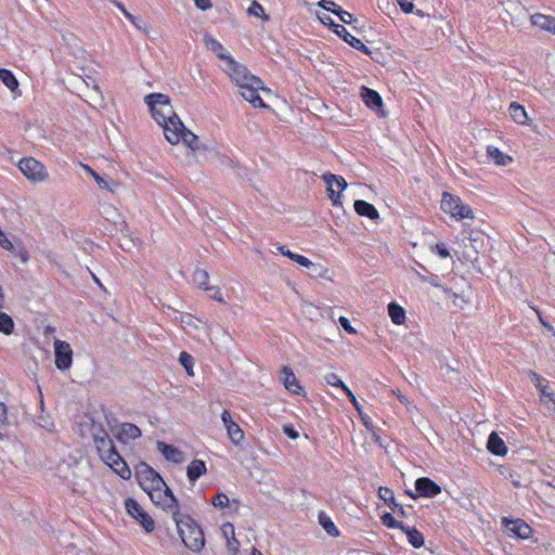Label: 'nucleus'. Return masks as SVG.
Listing matches in <instances>:
<instances>
[{
  "label": "nucleus",
  "instance_id": "35",
  "mask_svg": "<svg viewBox=\"0 0 555 555\" xmlns=\"http://www.w3.org/2000/svg\"><path fill=\"white\" fill-rule=\"evenodd\" d=\"M208 280H209V274L206 270H203V269L195 270V272L193 274V281L198 287L207 291L209 288Z\"/></svg>",
  "mask_w": 555,
  "mask_h": 555
},
{
  "label": "nucleus",
  "instance_id": "38",
  "mask_svg": "<svg viewBox=\"0 0 555 555\" xmlns=\"http://www.w3.org/2000/svg\"><path fill=\"white\" fill-rule=\"evenodd\" d=\"M125 507H126L128 515L134 519L138 516H140L141 513L143 512V508L139 505V503L131 498H129L125 501Z\"/></svg>",
  "mask_w": 555,
  "mask_h": 555
},
{
  "label": "nucleus",
  "instance_id": "22",
  "mask_svg": "<svg viewBox=\"0 0 555 555\" xmlns=\"http://www.w3.org/2000/svg\"><path fill=\"white\" fill-rule=\"evenodd\" d=\"M157 450L163 454V456L172 463L179 464L184 461V454L178 448L171 444H166L165 442H157Z\"/></svg>",
  "mask_w": 555,
  "mask_h": 555
},
{
  "label": "nucleus",
  "instance_id": "61",
  "mask_svg": "<svg viewBox=\"0 0 555 555\" xmlns=\"http://www.w3.org/2000/svg\"><path fill=\"white\" fill-rule=\"evenodd\" d=\"M278 250H279L282 255H284L285 257H286V253H287V251H291V250H289V249H287L285 246H279V247H278Z\"/></svg>",
  "mask_w": 555,
  "mask_h": 555
},
{
  "label": "nucleus",
  "instance_id": "60",
  "mask_svg": "<svg viewBox=\"0 0 555 555\" xmlns=\"http://www.w3.org/2000/svg\"><path fill=\"white\" fill-rule=\"evenodd\" d=\"M125 16L128 21H130L132 24H134L135 16H133L130 12L125 11Z\"/></svg>",
  "mask_w": 555,
  "mask_h": 555
},
{
  "label": "nucleus",
  "instance_id": "24",
  "mask_svg": "<svg viewBox=\"0 0 555 555\" xmlns=\"http://www.w3.org/2000/svg\"><path fill=\"white\" fill-rule=\"evenodd\" d=\"M353 207L356 212L360 216L367 217L371 220L379 219V212L377 209L372 204L363 199H357Z\"/></svg>",
  "mask_w": 555,
  "mask_h": 555
},
{
  "label": "nucleus",
  "instance_id": "49",
  "mask_svg": "<svg viewBox=\"0 0 555 555\" xmlns=\"http://www.w3.org/2000/svg\"><path fill=\"white\" fill-rule=\"evenodd\" d=\"M282 429L283 433L293 440H296L299 437L298 431L291 424H284Z\"/></svg>",
  "mask_w": 555,
  "mask_h": 555
},
{
  "label": "nucleus",
  "instance_id": "42",
  "mask_svg": "<svg viewBox=\"0 0 555 555\" xmlns=\"http://www.w3.org/2000/svg\"><path fill=\"white\" fill-rule=\"evenodd\" d=\"M380 518L384 526L388 528L403 530L405 527L402 522L396 520V518L389 513H385Z\"/></svg>",
  "mask_w": 555,
  "mask_h": 555
},
{
  "label": "nucleus",
  "instance_id": "41",
  "mask_svg": "<svg viewBox=\"0 0 555 555\" xmlns=\"http://www.w3.org/2000/svg\"><path fill=\"white\" fill-rule=\"evenodd\" d=\"M141 526L145 529L146 532H152L155 529V524L152 517L146 513L142 512L140 516L135 518Z\"/></svg>",
  "mask_w": 555,
  "mask_h": 555
},
{
  "label": "nucleus",
  "instance_id": "5",
  "mask_svg": "<svg viewBox=\"0 0 555 555\" xmlns=\"http://www.w3.org/2000/svg\"><path fill=\"white\" fill-rule=\"evenodd\" d=\"M178 533L185 545L193 553H199L206 544L202 527L189 515L172 514Z\"/></svg>",
  "mask_w": 555,
  "mask_h": 555
},
{
  "label": "nucleus",
  "instance_id": "15",
  "mask_svg": "<svg viewBox=\"0 0 555 555\" xmlns=\"http://www.w3.org/2000/svg\"><path fill=\"white\" fill-rule=\"evenodd\" d=\"M221 421L227 429V434L231 442L236 446L241 444L245 438L244 431L240 425L234 422L228 410L222 411Z\"/></svg>",
  "mask_w": 555,
  "mask_h": 555
},
{
  "label": "nucleus",
  "instance_id": "34",
  "mask_svg": "<svg viewBox=\"0 0 555 555\" xmlns=\"http://www.w3.org/2000/svg\"><path fill=\"white\" fill-rule=\"evenodd\" d=\"M378 498L387 503L395 512L396 507H398V503L396 502L393 492L387 487L378 488Z\"/></svg>",
  "mask_w": 555,
  "mask_h": 555
},
{
  "label": "nucleus",
  "instance_id": "63",
  "mask_svg": "<svg viewBox=\"0 0 555 555\" xmlns=\"http://www.w3.org/2000/svg\"><path fill=\"white\" fill-rule=\"evenodd\" d=\"M116 7H117V8H118V9H119L124 14H125V11H127V10H126V8H125L120 2H116Z\"/></svg>",
  "mask_w": 555,
  "mask_h": 555
},
{
  "label": "nucleus",
  "instance_id": "23",
  "mask_svg": "<svg viewBox=\"0 0 555 555\" xmlns=\"http://www.w3.org/2000/svg\"><path fill=\"white\" fill-rule=\"evenodd\" d=\"M487 448L494 455L504 456L507 453V447L505 442L494 431L491 433L488 438Z\"/></svg>",
  "mask_w": 555,
  "mask_h": 555
},
{
  "label": "nucleus",
  "instance_id": "8",
  "mask_svg": "<svg viewBox=\"0 0 555 555\" xmlns=\"http://www.w3.org/2000/svg\"><path fill=\"white\" fill-rule=\"evenodd\" d=\"M322 180L326 184L327 196L331 199L333 206H341V193L347 189L346 180L334 173L326 172L322 176Z\"/></svg>",
  "mask_w": 555,
  "mask_h": 555
},
{
  "label": "nucleus",
  "instance_id": "3",
  "mask_svg": "<svg viewBox=\"0 0 555 555\" xmlns=\"http://www.w3.org/2000/svg\"><path fill=\"white\" fill-rule=\"evenodd\" d=\"M135 477L141 489L156 506L171 514L178 513L179 504L176 496L156 470L142 463L137 468Z\"/></svg>",
  "mask_w": 555,
  "mask_h": 555
},
{
  "label": "nucleus",
  "instance_id": "10",
  "mask_svg": "<svg viewBox=\"0 0 555 555\" xmlns=\"http://www.w3.org/2000/svg\"><path fill=\"white\" fill-rule=\"evenodd\" d=\"M211 505L222 511L227 516H235L240 513L242 502L237 498H230L224 492H218L212 499H211Z\"/></svg>",
  "mask_w": 555,
  "mask_h": 555
},
{
  "label": "nucleus",
  "instance_id": "7",
  "mask_svg": "<svg viewBox=\"0 0 555 555\" xmlns=\"http://www.w3.org/2000/svg\"><path fill=\"white\" fill-rule=\"evenodd\" d=\"M17 167L24 177L33 183H41L49 179L46 166L34 157L22 158Z\"/></svg>",
  "mask_w": 555,
  "mask_h": 555
},
{
  "label": "nucleus",
  "instance_id": "62",
  "mask_svg": "<svg viewBox=\"0 0 555 555\" xmlns=\"http://www.w3.org/2000/svg\"><path fill=\"white\" fill-rule=\"evenodd\" d=\"M360 417L363 421L364 425H369L370 417L366 414L362 413V416Z\"/></svg>",
  "mask_w": 555,
  "mask_h": 555
},
{
  "label": "nucleus",
  "instance_id": "26",
  "mask_svg": "<svg viewBox=\"0 0 555 555\" xmlns=\"http://www.w3.org/2000/svg\"><path fill=\"white\" fill-rule=\"evenodd\" d=\"M511 118L518 125H528L529 117L526 108L517 102H513L508 107Z\"/></svg>",
  "mask_w": 555,
  "mask_h": 555
},
{
  "label": "nucleus",
  "instance_id": "55",
  "mask_svg": "<svg viewBox=\"0 0 555 555\" xmlns=\"http://www.w3.org/2000/svg\"><path fill=\"white\" fill-rule=\"evenodd\" d=\"M391 393L393 396H396L398 398V400L404 405L406 406L408 409L410 408L411 405V402L410 400L400 391V390H396V389H392L391 390Z\"/></svg>",
  "mask_w": 555,
  "mask_h": 555
},
{
  "label": "nucleus",
  "instance_id": "14",
  "mask_svg": "<svg viewBox=\"0 0 555 555\" xmlns=\"http://www.w3.org/2000/svg\"><path fill=\"white\" fill-rule=\"evenodd\" d=\"M181 324L184 332L197 340H203L208 335L205 322L197 318L192 315L183 317Z\"/></svg>",
  "mask_w": 555,
  "mask_h": 555
},
{
  "label": "nucleus",
  "instance_id": "2",
  "mask_svg": "<svg viewBox=\"0 0 555 555\" xmlns=\"http://www.w3.org/2000/svg\"><path fill=\"white\" fill-rule=\"evenodd\" d=\"M153 120L162 128L165 139L172 145L183 144L191 151L205 150L198 135L188 129L165 93H150L143 99Z\"/></svg>",
  "mask_w": 555,
  "mask_h": 555
},
{
  "label": "nucleus",
  "instance_id": "20",
  "mask_svg": "<svg viewBox=\"0 0 555 555\" xmlns=\"http://www.w3.org/2000/svg\"><path fill=\"white\" fill-rule=\"evenodd\" d=\"M361 98L369 108L375 111L377 114L383 115V100L377 91L362 87Z\"/></svg>",
  "mask_w": 555,
  "mask_h": 555
},
{
  "label": "nucleus",
  "instance_id": "6",
  "mask_svg": "<svg viewBox=\"0 0 555 555\" xmlns=\"http://www.w3.org/2000/svg\"><path fill=\"white\" fill-rule=\"evenodd\" d=\"M441 210L452 219L461 221L463 219H474L473 209L465 204L459 196L449 192H443L440 201Z\"/></svg>",
  "mask_w": 555,
  "mask_h": 555
},
{
  "label": "nucleus",
  "instance_id": "47",
  "mask_svg": "<svg viewBox=\"0 0 555 555\" xmlns=\"http://www.w3.org/2000/svg\"><path fill=\"white\" fill-rule=\"evenodd\" d=\"M336 15L339 17V20L344 24H351L352 22L356 21V18L353 17V15L351 13L343 10L341 8H340V10H338V12H336Z\"/></svg>",
  "mask_w": 555,
  "mask_h": 555
},
{
  "label": "nucleus",
  "instance_id": "27",
  "mask_svg": "<svg viewBox=\"0 0 555 555\" xmlns=\"http://www.w3.org/2000/svg\"><path fill=\"white\" fill-rule=\"evenodd\" d=\"M487 156L490 160H492L496 166H507L512 163V157L507 154L503 153L495 146L487 147Z\"/></svg>",
  "mask_w": 555,
  "mask_h": 555
},
{
  "label": "nucleus",
  "instance_id": "44",
  "mask_svg": "<svg viewBox=\"0 0 555 555\" xmlns=\"http://www.w3.org/2000/svg\"><path fill=\"white\" fill-rule=\"evenodd\" d=\"M318 5L324 9L325 11L332 12L334 14H336V12L340 10V7L332 0H320L318 2Z\"/></svg>",
  "mask_w": 555,
  "mask_h": 555
},
{
  "label": "nucleus",
  "instance_id": "36",
  "mask_svg": "<svg viewBox=\"0 0 555 555\" xmlns=\"http://www.w3.org/2000/svg\"><path fill=\"white\" fill-rule=\"evenodd\" d=\"M540 401L550 410L555 412V392L548 389H542Z\"/></svg>",
  "mask_w": 555,
  "mask_h": 555
},
{
  "label": "nucleus",
  "instance_id": "45",
  "mask_svg": "<svg viewBox=\"0 0 555 555\" xmlns=\"http://www.w3.org/2000/svg\"><path fill=\"white\" fill-rule=\"evenodd\" d=\"M56 475L59 478L63 480H68L74 475V473L72 470L70 465L65 464L59 467V472Z\"/></svg>",
  "mask_w": 555,
  "mask_h": 555
},
{
  "label": "nucleus",
  "instance_id": "32",
  "mask_svg": "<svg viewBox=\"0 0 555 555\" xmlns=\"http://www.w3.org/2000/svg\"><path fill=\"white\" fill-rule=\"evenodd\" d=\"M402 531L406 534L409 543L412 546L420 548L424 545V537L417 529L405 526Z\"/></svg>",
  "mask_w": 555,
  "mask_h": 555
},
{
  "label": "nucleus",
  "instance_id": "53",
  "mask_svg": "<svg viewBox=\"0 0 555 555\" xmlns=\"http://www.w3.org/2000/svg\"><path fill=\"white\" fill-rule=\"evenodd\" d=\"M347 397L349 398L350 402L352 403V405L354 406V409L357 410L359 416H362V413H363V410H362V406L361 404L359 403V401L357 400L356 396L353 395V392L350 390L348 391V393H346Z\"/></svg>",
  "mask_w": 555,
  "mask_h": 555
},
{
  "label": "nucleus",
  "instance_id": "9",
  "mask_svg": "<svg viewBox=\"0 0 555 555\" xmlns=\"http://www.w3.org/2000/svg\"><path fill=\"white\" fill-rule=\"evenodd\" d=\"M54 347V363L57 370L64 372L68 371L73 365L74 351L67 341L55 339Z\"/></svg>",
  "mask_w": 555,
  "mask_h": 555
},
{
  "label": "nucleus",
  "instance_id": "25",
  "mask_svg": "<svg viewBox=\"0 0 555 555\" xmlns=\"http://www.w3.org/2000/svg\"><path fill=\"white\" fill-rule=\"evenodd\" d=\"M207 472V467L204 461L202 460H193L186 468V476L191 482L196 481L199 477L205 475Z\"/></svg>",
  "mask_w": 555,
  "mask_h": 555
},
{
  "label": "nucleus",
  "instance_id": "37",
  "mask_svg": "<svg viewBox=\"0 0 555 555\" xmlns=\"http://www.w3.org/2000/svg\"><path fill=\"white\" fill-rule=\"evenodd\" d=\"M14 328V322L12 318L4 313L0 312V332L10 335L13 332Z\"/></svg>",
  "mask_w": 555,
  "mask_h": 555
},
{
  "label": "nucleus",
  "instance_id": "56",
  "mask_svg": "<svg viewBox=\"0 0 555 555\" xmlns=\"http://www.w3.org/2000/svg\"><path fill=\"white\" fill-rule=\"evenodd\" d=\"M194 3L196 8L202 11H207L212 8L211 0H194Z\"/></svg>",
  "mask_w": 555,
  "mask_h": 555
},
{
  "label": "nucleus",
  "instance_id": "30",
  "mask_svg": "<svg viewBox=\"0 0 555 555\" xmlns=\"http://www.w3.org/2000/svg\"><path fill=\"white\" fill-rule=\"evenodd\" d=\"M318 520L320 526L324 529V531L331 537H338L339 530L333 522L332 518L325 514L324 512H320L318 515Z\"/></svg>",
  "mask_w": 555,
  "mask_h": 555
},
{
  "label": "nucleus",
  "instance_id": "16",
  "mask_svg": "<svg viewBox=\"0 0 555 555\" xmlns=\"http://www.w3.org/2000/svg\"><path fill=\"white\" fill-rule=\"evenodd\" d=\"M113 436L120 442L127 443L141 437L140 428L131 423H122L112 428Z\"/></svg>",
  "mask_w": 555,
  "mask_h": 555
},
{
  "label": "nucleus",
  "instance_id": "33",
  "mask_svg": "<svg viewBox=\"0 0 555 555\" xmlns=\"http://www.w3.org/2000/svg\"><path fill=\"white\" fill-rule=\"evenodd\" d=\"M323 379L327 385L340 388L345 393H348V391H350L349 387L335 373L324 374Z\"/></svg>",
  "mask_w": 555,
  "mask_h": 555
},
{
  "label": "nucleus",
  "instance_id": "48",
  "mask_svg": "<svg viewBox=\"0 0 555 555\" xmlns=\"http://www.w3.org/2000/svg\"><path fill=\"white\" fill-rule=\"evenodd\" d=\"M338 322L340 326L348 333V334H357L356 328L350 324V321L346 317H340L338 319Z\"/></svg>",
  "mask_w": 555,
  "mask_h": 555
},
{
  "label": "nucleus",
  "instance_id": "46",
  "mask_svg": "<svg viewBox=\"0 0 555 555\" xmlns=\"http://www.w3.org/2000/svg\"><path fill=\"white\" fill-rule=\"evenodd\" d=\"M431 250L436 253L440 258L446 259L450 257V253L443 243L436 244Z\"/></svg>",
  "mask_w": 555,
  "mask_h": 555
},
{
  "label": "nucleus",
  "instance_id": "18",
  "mask_svg": "<svg viewBox=\"0 0 555 555\" xmlns=\"http://www.w3.org/2000/svg\"><path fill=\"white\" fill-rule=\"evenodd\" d=\"M221 535L225 542V547L231 555H236L240 551L241 543L235 538V528L233 524L225 522L220 528Z\"/></svg>",
  "mask_w": 555,
  "mask_h": 555
},
{
  "label": "nucleus",
  "instance_id": "12",
  "mask_svg": "<svg viewBox=\"0 0 555 555\" xmlns=\"http://www.w3.org/2000/svg\"><path fill=\"white\" fill-rule=\"evenodd\" d=\"M505 533L511 538L527 540L532 535V528L522 519H503Z\"/></svg>",
  "mask_w": 555,
  "mask_h": 555
},
{
  "label": "nucleus",
  "instance_id": "58",
  "mask_svg": "<svg viewBox=\"0 0 555 555\" xmlns=\"http://www.w3.org/2000/svg\"><path fill=\"white\" fill-rule=\"evenodd\" d=\"M7 406L4 403L0 402V427L7 423Z\"/></svg>",
  "mask_w": 555,
  "mask_h": 555
},
{
  "label": "nucleus",
  "instance_id": "39",
  "mask_svg": "<svg viewBox=\"0 0 555 555\" xmlns=\"http://www.w3.org/2000/svg\"><path fill=\"white\" fill-rule=\"evenodd\" d=\"M179 362L185 369L189 376L194 375V372H193L194 360L191 354H189L185 351L181 352L179 356Z\"/></svg>",
  "mask_w": 555,
  "mask_h": 555
},
{
  "label": "nucleus",
  "instance_id": "28",
  "mask_svg": "<svg viewBox=\"0 0 555 555\" xmlns=\"http://www.w3.org/2000/svg\"><path fill=\"white\" fill-rule=\"evenodd\" d=\"M388 314L391 322L396 325H402L406 320L405 310L395 301L388 305Z\"/></svg>",
  "mask_w": 555,
  "mask_h": 555
},
{
  "label": "nucleus",
  "instance_id": "64",
  "mask_svg": "<svg viewBox=\"0 0 555 555\" xmlns=\"http://www.w3.org/2000/svg\"><path fill=\"white\" fill-rule=\"evenodd\" d=\"M251 555H262V553H261L259 550H257V548H255V547H254V548L251 550Z\"/></svg>",
  "mask_w": 555,
  "mask_h": 555
},
{
  "label": "nucleus",
  "instance_id": "52",
  "mask_svg": "<svg viewBox=\"0 0 555 555\" xmlns=\"http://www.w3.org/2000/svg\"><path fill=\"white\" fill-rule=\"evenodd\" d=\"M398 5L404 13H412L414 10V4L410 0H397Z\"/></svg>",
  "mask_w": 555,
  "mask_h": 555
},
{
  "label": "nucleus",
  "instance_id": "54",
  "mask_svg": "<svg viewBox=\"0 0 555 555\" xmlns=\"http://www.w3.org/2000/svg\"><path fill=\"white\" fill-rule=\"evenodd\" d=\"M317 17L323 25L330 26L333 30L335 29L336 24L328 15L318 13Z\"/></svg>",
  "mask_w": 555,
  "mask_h": 555
},
{
  "label": "nucleus",
  "instance_id": "19",
  "mask_svg": "<svg viewBox=\"0 0 555 555\" xmlns=\"http://www.w3.org/2000/svg\"><path fill=\"white\" fill-rule=\"evenodd\" d=\"M530 23L538 29L555 36V16L534 13L530 15Z\"/></svg>",
  "mask_w": 555,
  "mask_h": 555
},
{
  "label": "nucleus",
  "instance_id": "4",
  "mask_svg": "<svg viewBox=\"0 0 555 555\" xmlns=\"http://www.w3.org/2000/svg\"><path fill=\"white\" fill-rule=\"evenodd\" d=\"M94 443L101 460L120 478L129 480L132 475L131 469L117 452L108 435L95 436Z\"/></svg>",
  "mask_w": 555,
  "mask_h": 555
},
{
  "label": "nucleus",
  "instance_id": "57",
  "mask_svg": "<svg viewBox=\"0 0 555 555\" xmlns=\"http://www.w3.org/2000/svg\"><path fill=\"white\" fill-rule=\"evenodd\" d=\"M443 292H444V293H446V294H447V295L452 299V301H453V304H454L455 306L462 307V306L459 304V301H460V300H461V301H463V302H465V300H464L461 296H459L457 294H455V293L451 292L449 288H447V287H446V288H443Z\"/></svg>",
  "mask_w": 555,
  "mask_h": 555
},
{
  "label": "nucleus",
  "instance_id": "59",
  "mask_svg": "<svg viewBox=\"0 0 555 555\" xmlns=\"http://www.w3.org/2000/svg\"><path fill=\"white\" fill-rule=\"evenodd\" d=\"M18 257L21 258V260L26 263L28 261V254L25 249H22L18 251Z\"/></svg>",
  "mask_w": 555,
  "mask_h": 555
},
{
  "label": "nucleus",
  "instance_id": "40",
  "mask_svg": "<svg viewBox=\"0 0 555 555\" xmlns=\"http://www.w3.org/2000/svg\"><path fill=\"white\" fill-rule=\"evenodd\" d=\"M286 257L304 268L309 269V268L313 267V262L302 255L295 254L293 251H287Z\"/></svg>",
  "mask_w": 555,
  "mask_h": 555
},
{
  "label": "nucleus",
  "instance_id": "13",
  "mask_svg": "<svg viewBox=\"0 0 555 555\" xmlns=\"http://www.w3.org/2000/svg\"><path fill=\"white\" fill-rule=\"evenodd\" d=\"M415 491L416 494L413 492H408V494L413 499L417 496L435 498L441 493V487L430 478L421 477L415 481Z\"/></svg>",
  "mask_w": 555,
  "mask_h": 555
},
{
  "label": "nucleus",
  "instance_id": "17",
  "mask_svg": "<svg viewBox=\"0 0 555 555\" xmlns=\"http://www.w3.org/2000/svg\"><path fill=\"white\" fill-rule=\"evenodd\" d=\"M285 389L294 395H305L304 388L289 366L284 365L280 377Z\"/></svg>",
  "mask_w": 555,
  "mask_h": 555
},
{
  "label": "nucleus",
  "instance_id": "31",
  "mask_svg": "<svg viewBox=\"0 0 555 555\" xmlns=\"http://www.w3.org/2000/svg\"><path fill=\"white\" fill-rule=\"evenodd\" d=\"M246 12L250 17H256L266 23L270 21V16L266 13L264 8L256 0L251 1Z\"/></svg>",
  "mask_w": 555,
  "mask_h": 555
},
{
  "label": "nucleus",
  "instance_id": "11",
  "mask_svg": "<svg viewBox=\"0 0 555 555\" xmlns=\"http://www.w3.org/2000/svg\"><path fill=\"white\" fill-rule=\"evenodd\" d=\"M80 166L89 176H91L93 178V180L95 181V183L98 184L100 190L106 191L111 194H115L120 190L121 183L114 180L109 176L100 175L99 172H96L90 166H88L86 164H81Z\"/></svg>",
  "mask_w": 555,
  "mask_h": 555
},
{
  "label": "nucleus",
  "instance_id": "29",
  "mask_svg": "<svg viewBox=\"0 0 555 555\" xmlns=\"http://www.w3.org/2000/svg\"><path fill=\"white\" fill-rule=\"evenodd\" d=\"M0 80L11 92H13V93L17 92V94L21 95V92H18L20 83L11 70L1 68L0 69Z\"/></svg>",
  "mask_w": 555,
  "mask_h": 555
},
{
  "label": "nucleus",
  "instance_id": "50",
  "mask_svg": "<svg viewBox=\"0 0 555 555\" xmlns=\"http://www.w3.org/2000/svg\"><path fill=\"white\" fill-rule=\"evenodd\" d=\"M207 292H209V297L214 300H217L219 302H224V299L221 295V292L218 287H215V286H209V288L207 289Z\"/></svg>",
  "mask_w": 555,
  "mask_h": 555
},
{
  "label": "nucleus",
  "instance_id": "21",
  "mask_svg": "<svg viewBox=\"0 0 555 555\" xmlns=\"http://www.w3.org/2000/svg\"><path fill=\"white\" fill-rule=\"evenodd\" d=\"M334 33L341 37L347 43H349L352 48L363 51L366 54H370V50L359 39L348 33V30L343 25H335Z\"/></svg>",
  "mask_w": 555,
  "mask_h": 555
},
{
  "label": "nucleus",
  "instance_id": "51",
  "mask_svg": "<svg viewBox=\"0 0 555 555\" xmlns=\"http://www.w3.org/2000/svg\"><path fill=\"white\" fill-rule=\"evenodd\" d=\"M420 279L424 282L430 283L435 287L441 288L442 291H443V288H446L443 285L440 284L439 279L436 275H430V276L420 275Z\"/></svg>",
  "mask_w": 555,
  "mask_h": 555
},
{
  "label": "nucleus",
  "instance_id": "43",
  "mask_svg": "<svg viewBox=\"0 0 555 555\" xmlns=\"http://www.w3.org/2000/svg\"><path fill=\"white\" fill-rule=\"evenodd\" d=\"M527 375L534 384V386L539 389L540 393L542 392V389H547V382L541 375L537 374L533 371H529Z\"/></svg>",
  "mask_w": 555,
  "mask_h": 555
},
{
  "label": "nucleus",
  "instance_id": "1",
  "mask_svg": "<svg viewBox=\"0 0 555 555\" xmlns=\"http://www.w3.org/2000/svg\"><path fill=\"white\" fill-rule=\"evenodd\" d=\"M204 43L207 50L212 52L220 60V68L237 87L242 98L255 108H267L268 106L260 96V92L270 94L271 90L264 87L261 79L249 73L243 64L236 62L227 48L212 36L205 35Z\"/></svg>",
  "mask_w": 555,
  "mask_h": 555
}]
</instances>
